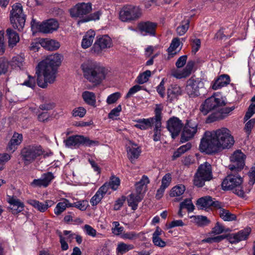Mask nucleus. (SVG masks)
I'll use <instances>...</instances> for the list:
<instances>
[{
    "label": "nucleus",
    "mask_w": 255,
    "mask_h": 255,
    "mask_svg": "<svg viewBox=\"0 0 255 255\" xmlns=\"http://www.w3.org/2000/svg\"><path fill=\"white\" fill-rule=\"evenodd\" d=\"M248 175L249 177V184L250 185H253L255 183V163L251 168Z\"/></svg>",
    "instance_id": "774afa93"
},
{
    "label": "nucleus",
    "mask_w": 255,
    "mask_h": 255,
    "mask_svg": "<svg viewBox=\"0 0 255 255\" xmlns=\"http://www.w3.org/2000/svg\"><path fill=\"white\" fill-rule=\"evenodd\" d=\"M55 107V104L51 101L46 102L41 104L39 108L42 111H49L52 110Z\"/></svg>",
    "instance_id": "052dcab7"
},
{
    "label": "nucleus",
    "mask_w": 255,
    "mask_h": 255,
    "mask_svg": "<svg viewBox=\"0 0 255 255\" xmlns=\"http://www.w3.org/2000/svg\"><path fill=\"white\" fill-rule=\"evenodd\" d=\"M51 152H46L40 145H30L24 147L21 155L25 165L30 164L39 160L42 156L46 157L52 155Z\"/></svg>",
    "instance_id": "20e7f679"
},
{
    "label": "nucleus",
    "mask_w": 255,
    "mask_h": 255,
    "mask_svg": "<svg viewBox=\"0 0 255 255\" xmlns=\"http://www.w3.org/2000/svg\"><path fill=\"white\" fill-rule=\"evenodd\" d=\"M171 174L169 173H166L162 178L161 187L163 188H167L171 182Z\"/></svg>",
    "instance_id": "603ef678"
},
{
    "label": "nucleus",
    "mask_w": 255,
    "mask_h": 255,
    "mask_svg": "<svg viewBox=\"0 0 255 255\" xmlns=\"http://www.w3.org/2000/svg\"><path fill=\"white\" fill-rule=\"evenodd\" d=\"M161 124H154L153 140L154 141H159L161 136Z\"/></svg>",
    "instance_id": "3c124183"
},
{
    "label": "nucleus",
    "mask_w": 255,
    "mask_h": 255,
    "mask_svg": "<svg viewBox=\"0 0 255 255\" xmlns=\"http://www.w3.org/2000/svg\"><path fill=\"white\" fill-rule=\"evenodd\" d=\"M41 177L46 187L51 183L54 176L52 173L48 172L42 175Z\"/></svg>",
    "instance_id": "6e6d98bb"
},
{
    "label": "nucleus",
    "mask_w": 255,
    "mask_h": 255,
    "mask_svg": "<svg viewBox=\"0 0 255 255\" xmlns=\"http://www.w3.org/2000/svg\"><path fill=\"white\" fill-rule=\"evenodd\" d=\"M196 222L199 226H205L208 225L210 221L206 216H198L195 217Z\"/></svg>",
    "instance_id": "69168bd1"
},
{
    "label": "nucleus",
    "mask_w": 255,
    "mask_h": 255,
    "mask_svg": "<svg viewBox=\"0 0 255 255\" xmlns=\"http://www.w3.org/2000/svg\"><path fill=\"white\" fill-rule=\"evenodd\" d=\"M180 44V39L178 38H174L172 39L169 47L168 48V52L169 55L173 56L179 52L181 48L177 50Z\"/></svg>",
    "instance_id": "4c0bfd02"
},
{
    "label": "nucleus",
    "mask_w": 255,
    "mask_h": 255,
    "mask_svg": "<svg viewBox=\"0 0 255 255\" xmlns=\"http://www.w3.org/2000/svg\"><path fill=\"white\" fill-rule=\"evenodd\" d=\"M144 234L143 232H140L136 233L135 232H124L121 235V238L124 240H129L130 241L135 240L137 239H139L141 241H144L145 239L144 236Z\"/></svg>",
    "instance_id": "2f4dec72"
},
{
    "label": "nucleus",
    "mask_w": 255,
    "mask_h": 255,
    "mask_svg": "<svg viewBox=\"0 0 255 255\" xmlns=\"http://www.w3.org/2000/svg\"><path fill=\"white\" fill-rule=\"evenodd\" d=\"M234 143L231 131L227 128H222L206 131L201 139L199 149L202 152L213 154L231 148Z\"/></svg>",
    "instance_id": "f257e3e1"
},
{
    "label": "nucleus",
    "mask_w": 255,
    "mask_h": 255,
    "mask_svg": "<svg viewBox=\"0 0 255 255\" xmlns=\"http://www.w3.org/2000/svg\"><path fill=\"white\" fill-rule=\"evenodd\" d=\"M103 197L104 196L102 195H101V193H100V192L97 191L94 196H93L90 200V203L91 205L92 206L97 205L98 204L100 203V202L101 201Z\"/></svg>",
    "instance_id": "e2e57ef3"
},
{
    "label": "nucleus",
    "mask_w": 255,
    "mask_h": 255,
    "mask_svg": "<svg viewBox=\"0 0 255 255\" xmlns=\"http://www.w3.org/2000/svg\"><path fill=\"white\" fill-rule=\"evenodd\" d=\"M143 196L138 194L131 193L127 197V202L128 206L131 207L132 210L137 209L138 203L142 200Z\"/></svg>",
    "instance_id": "a878e982"
},
{
    "label": "nucleus",
    "mask_w": 255,
    "mask_h": 255,
    "mask_svg": "<svg viewBox=\"0 0 255 255\" xmlns=\"http://www.w3.org/2000/svg\"><path fill=\"white\" fill-rule=\"evenodd\" d=\"M183 126V124L182 121L177 117L170 118L167 122V128L173 138L179 134Z\"/></svg>",
    "instance_id": "f3484780"
},
{
    "label": "nucleus",
    "mask_w": 255,
    "mask_h": 255,
    "mask_svg": "<svg viewBox=\"0 0 255 255\" xmlns=\"http://www.w3.org/2000/svg\"><path fill=\"white\" fill-rule=\"evenodd\" d=\"M153 125H154V123L153 121V119L150 118L148 119H139L136 121V124L135 125V127L141 130H145L151 128Z\"/></svg>",
    "instance_id": "473e14b6"
},
{
    "label": "nucleus",
    "mask_w": 255,
    "mask_h": 255,
    "mask_svg": "<svg viewBox=\"0 0 255 255\" xmlns=\"http://www.w3.org/2000/svg\"><path fill=\"white\" fill-rule=\"evenodd\" d=\"M6 35L8 37V43L9 46L13 47L19 41L18 34L11 28H8L6 31Z\"/></svg>",
    "instance_id": "c756f323"
},
{
    "label": "nucleus",
    "mask_w": 255,
    "mask_h": 255,
    "mask_svg": "<svg viewBox=\"0 0 255 255\" xmlns=\"http://www.w3.org/2000/svg\"><path fill=\"white\" fill-rule=\"evenodd\" d=\"M129 144L127 148V155L128 159L133 162L139 156L141 149L140 146L131 141Z\"/></svg>",
    "instance_id": "5701e85b"
},
{
    "label": "nucleus",
    "mask_w": 255,
    "mask_h": 255,
    "mask_svg": "<svg viewBox=\"0 0 255 255\" xmlns=\"http://www.w3.org/2000/svg\"><path fill=\"white\" fill-rule=\"evenodd\" d=\"M27 203L37 211L42 213L45 212L54 204V202L50 200H47L44 202H40L36 200L29 199L27 200Z\"/></svg>",
    "instance_id": "412c9836"
},
{
    "label": "nucleus",
    "mask_w": 255,
    "mask_h": 255,
    "mask_svg": "<svg viewBox=\"0 0 255 255\" xmlns=\"http://www.w3.org/2000/svg\"><path fill=\"white\" fill-rule=\"evenodd\" d=\"M81 68L84 77L95 85L100 84L106 77V69L97 63L84 62L81 65Z\"/></svg>",
    "instance_id": "7ed1b4c3"
},
{
    "label": "nucleus",
    "mask_w": 255,
    "mask_h": 255,
    "mask_svg": "<svg viewBox=\"0 0 255 255\" xmlns=\"http://www.w3.org/2000/svg\"><path fill=\"white\" fill-rule=\"evenodd\" d=\"M133 249V245L131 244H127L125 243L121 242L118 244L116 251L118 254H121L123 255Z\"/></svg>",
    "instance_id": "ea45409f"
},
{
    "label": "nucleus",
    "mask_w": 255,
    "mask_h": 255,
    "mask_svg": "<svg viewBox=\"0 0 255 255\" xmlns=\"http://www.w3.org/2000/svg\"><path fill=\"white\" fill-rule=\"evenodd\" d=\"M114 228H112V232L116 235H122L124 231V227L120 226L118 222L115 221L113 223Z\"/></svg>",
    "instance_id": "680f3d73"
},
{
    "label": "nucleus",
    "mask_w": 255,
    "mask_h": 255,
    "mask_svg": "<svg viewBox=\"0 0 255 255\" xmlns=\"http://www.w3.org/2000/svg\"><path fill=\"white\" fill-rule=\"evenodd\" d=\"M255 125V118L249 121L246 124L244 130L248 135H250L252 128Z\"/></svg>",
    "instance_id": "0e129e2a"
},
{
    "label": "nucleus",
    "mask_w": 255,
    "mask_h": 255,
    "mask_svg": "<svg viewBox=\"0 0 255 255\" xmlns=\"http://www.w3.org/2000/svg\"><path fill=\"white\" fill-rule=\"evenodd\" d=\"M26 15L23 12L21 4L16 3L12 6L10 11V20L12 27L19 31L23 30L25 25Z\"/></svg>",
    "instance_id": "0eeeda50"
},
{
    "label": "nucleus",
    "mask_w": 255,
    "mask_h": 255,
    "mask_svg": "<svg viewBox=\"0 0 255 255\" xmlns=\"http://www.w3.org/2000/svg\"><path fill=\"white\" fill-rule=\"evenodd\" d=\"M31 27L33 32L39 31L43 33H52L59 27V23L55 19H49L41 23L32 19L31 21Z\"/></svg>",
    "instance_id": "1a4fd4ad"
},
{
    "label": "nucleus",
    "mask_w": 255,
    "mask_h": 255,
    "mask_svg": "<svg viewBox=\"0 0 255 255\" xmlns=\"http://www.w3.org/2000/svg\"><path fill=\"white\" fill-rule=\"evenodd\" d=\"M8 202L10 205L9 209L13 214H17L24 209L23 203L14 196H8Z\"/></svg>",
    "instance_id": "b1692460"
},
{
    "label": "nucleus",
    "mask_w": 255,
    "mask_h": 255,
    "mask_svg": "<svg viewBox=\"0 0 255 255\" xmlns=\"http://www.w3.org/2000/svg\"><path fill=\"white\" fill-rule=\"evenodd\" d=\"M142 15V10L139 6L128 4L124 6L119 13V18L123 22H131L139 19Z\"/></svg>",
    "instance_id": "6e6552de"
},
{
    "label": "nucleus",
    "mask_w": 255,
    "mask_h": 255,
    "mask_svg": "<svg viewBox=\"0 0 255 255\" xmlns=\"http://www.w3.org/2000/svg\"><path fill=\"white\" fill-rule=\"evenodd\" d=\"M193 67V62H188L186 67L182 71L175 72L172 75L174 77L177 79L186 78L191 74Z\"/></svg>",
    "instance_id": "c85d7f7f"
},
{
    "label": "nucleus",
    "mask_w": 255,
    "mask_h": 255,
    "mask_svg": "<svg viewBox=\"0 0 255 255\" xmlns=\"http://www.w3.org/2000/svg\"><path fill=\"white\" fill-rule=\"evenodd\" d=\"M95 36V32L94 30H88L82 39V47L86 49L91 46Z\"/></svg>",
    "instance_id": "7c9ffc66"
},
{
    "label": "nucleus",
    "mask_w": 255,
    "mask_h": 255,
    "mask_svg": "<svg viewBox=\"0 0 255 255\" xmlns=\"http://www.w3.org/2000/svg\"><path fill=\"white\" fill-rule=\"evenodd\" d=\"M62 56L55 54L40 61L35 68L37 83L39 87L46 88L48 84L53 83L56 78L57 68L61 63Z\"/></svg>",
    "instance_id": "f03ea898"
},
{
    "label": "nucleus",
    "mask_w": 255,
    "mask_h": 255,
    "mask_svg": "<svg viewBox=\"0 0 255 255\" xmlns=\"http://www.w3.org/2000/svg\"><path fill=\"white\" fill-rule=\"evenodd\" d=\"M151 76V71L146 70L142 73L139 74L137 78V82L139 84H142L146 83Z\"/></svg>",
    "instance_id": "de8ad7c7"
},
{
    "label": "nucleus",
    "mask_w": 255,
    "mask_h": 255,
    "mask_svg": "<svg viewBox=\"0 0 255 255\" xmlns=\"http://www.w3.org/2000/svg\"><path fill=\"white\" fill-rule=\"evenodd\" d=\"M92 10L91 3H78L69 9L70 16L73 18H81L90 13Z\"/></svg>",
    "instance_id": "f8f14e48"
},
{
    "label": "nucleus",
    "mask_w": 255,
    "mask_h": 255,
    "mask_svg": "<svg viewBox=\"0 0 255 255\" xmlns=\"http://www.w3.org/2000/svg\"><path fill=\"white\" fill-rule=\"evenodd\" d=\"M235 109L234 107H225L221 108L219 107L218 110L219 111V115L215 117L216 119H223L228 116L230 113Z\"/></svg>",
    "instance_id": "37998d69"
},
{
    "label": "nucleus",
    "mask_w": 255,
    "mask_h": 255,
    "mask_svg": "<svg viewBox=\"0 0 255 255\" xmlns=\"http://www.w3.org/2000/svg\"><path fill=\"white\" fill-rule=\"evenodd\" d=\"M86 113V110L83 107H78L73 110V116L74 117H79L82 118L84 117Z\"/></svg>",
    "instance_id": "338daca9"
},
{
    "label": "nucleus",
    "mask_w": 255,
    "mask_h": 255,
    "mask_svg": "<svg viewBox=\"0 0 255 255\" xmlns=\"http://www.w3.org/2000/svg\"><path fill=\"white\" fill-rule=\"evenodd\" d=\"M113 44L112 39L107 35H104L98 38L95 42L92 50L97 54H99L106 48H110Z\"/></svg>",
    "instance_id": "dca6fc26"
},
{
    "label": "nucleus",
    "mask_w": 255,
    "mask_h": 255,
    "mask_svg": "<svg viewBox=\"0 0 255 255\" xmlns=\"http://www.w3.org/2000/svg\"><path fill=\"white\" fill-rule=\"evenodd\" d=\"M230 82V78L228 75H222L219 76L213 83L212 88L217 90L223 87L227 86Z\"/></svg>",
    "instance_id": "bb28decb"
},
{
    "label": "nucleus",
    "mask_w": 255,
    "mask_h": 255,
    "mask_svg": "<svg viewBox=\"0 0 255 255\" xmlns=\"http://www.w3.org/2000/svg\"><path fill=\"white\" fill-rule=\"evenodd\" d=\"M24 63V57L23 55H17L14 56L11 60V66L16 68V67L19 69H21Z\"/></svg>",
    "instance_id": "79ce46f5"
},
{
    "label": "nucleus",
    "mask_w": 255,
    "mask_h": 255,
    "mask_svg": "<svg viewBox=\"0 0 255 255\" xmlns=\"http://www.w3.org/2000/svg\"><path fill=\"white\" fill-rule=\"evenodd\" d=\"M191 46L192 47V52L196 53L200 49L201 46V41L198 38L191 39Z\"/></svg>",
    "instance_id": "bf43d9fd"
},
{
    "label": "nucleus",
    "mask_w": 255,
    "mask_h": 255,
    "mask_svg": "<svg viewBox=\"0 0 255 255\" xmlns=\"http://www.w3.org/2000/svg\"><path fill=\"white\" fill-rule=\"evenodd\" d=\"M251 230L250 228H246L243 230L240 231L236 234H232L228 236V240L231 244L238 243L241 241L246 240Z\"/></svg>",
    "instance_id": "4be33fe9"
},
{
    "label": "nucleus",
    "mask_w": 255,
    "mask_h": 255,
    "mask_svg": "<svg viewBox=\"0 0 255 255\" xmlns=\"http://www.w3.org/2000/svg\"><path fill=\"white\" fill-rule=\"evenodd\" d=\"M10 155L6 153L0 154V171L4 168V165L10 159Z\"/></svg>",
    "instance_id": "864d4df0"
},
{
    "label": "nucleus",
    "mask_w": 255,
    "mask_h": 255,
    "mask_svg": "<svg viewBox=\"0 0 255 255\" xmlns=\"http://www.w3.org/2000/svg\"><path fill=\"white\" fill-rule=\"evenodd\" d=\"M204 87V83L199 78L191 77L187 82L186 92L190 97H195L200 95L199 90Z\"/></svg>",
    "instance_id": "9b49d317"
},
{
    "label": "nucleus",
    "mask_w": 255,
    "mask_h": 255,
    "mask_svg": "<svg viewBox=\"0 0 255 255\" xmlns=\"http://www.w3.org/2000/svg\"><path fill=\"white\" fill-rule=\"evenodd\" d=\"M65 142L66 145L68 147H78L81 145L91 147L99 144V142L97 140H91L87 137L78 135L69 136Z\"/></svg>",
    "instance_id": "9d476101"
},
{
    "label": "nucleus",
    "mask_w": 255,
    "mask_h": 255,
    "mask_svg": "<svg viewBox=\"0 0 255 255\" xmlns=\"http://www.w3.org/2000/svg\"><path fill=\"white\" fill-rule=\"evenodd\" d=\"M150 180L146 175H143L140 180L135 184V192L144 196V194L147 190V185Z\"/></svg>",
    "instance_id": "393cba45"
},
{
    "label": "nucleus",
    "mask_w": 255,
    "mask_h": 255,
    "mask_svg": "<svg viewBox=\"0 0 255 255\" xmlns=\"http://www.w3.org/2000/svg\"><path fill=\"white\" fill-rule=\"evenodd\" d=\"M138 27L143 35L155 36L156 34L155 31L157 28V23L149 21L142 22L138 24Z\"/></svg>",
    "instance_id": "aec40b11"
},
{
    "label": "nucleus",
    "mask_w": 255,
    "mask_h": 255,
    "mask_svg": "<svg viewBox=\"0 0 255 255\" xmlns=\"http://www.w3.org/2000/svg\"><path fill=\"white\" fill-rule=\"evenodd\" d=\"M41 46L48 50H55L60 47L59 42L53 39H46L41 41Z\"/></svg>",
    "instance_id": "72a5a7b5"
},
{
    "label": "nucleus",
    "mask_w": 255,
    "mask_h": 255,
    "mask_svg": "<svg viewBox=\"0 0 255 255\" xmlns=\"http://www.w3.org/2000/svg\"><path fill=\"white\" fill-rule=\"evenodd\" d=\"M121 94L119 92H116L109 95L106 100L108 104L110 105L116 103L121 97Z\"/></svg>",
    "instance_id": "13d9d810"
},
{
    "label": "nucleus",
    "mask_w": 255,
    "mask_h": 255,
    "mask_svg": "<svg viewBox=\"0 0 255 255\" xmlns=\"http://www.w3.org/2000/svg\"><path fill=\"white\" fill-rule=\"evenodd\" d=\"M223 205L221 203V207L217 208L219 210V214L221 218L225 221H233L237 220V216L235 214H232L229 210L223 208Z\"/></svg>",
    "instance_id": "cd10ccee"
},
{
    "label": "nucleus",
    "mask_w": 255,
    "mask_h": 255,
    "mask_svg": "<svg viewBox=\"0 0 255 255\" xmlns=\"http://www.w3.org/2000/svg\"><path fill=\"white\" fill-rule=\"evenodd\" d=\"M252 104L250 105L244 117L245 121H248L255 114V95L251 99Z\"/></svg>",
    "instance_id": "c03bdc74"
},
{
    "label": "nucleus",
    "mask_w": 255,
    "mask_h": 255,
    "mask_svg": "<svg viewBox=\"0 0 255 255\" xmlns=\"http://www.w3.org/2000/svg\"><path fill=\"white\" fill-rule=\"evenodd\" d=\"M163 110V107L161 105H156L154 110L155 116L154 117L150 118L153 119L154 124H161V112Z\"/></svg>",
    "instance_id": "a18cd8bd"
},
{
    "label": "nucleus",
    "mask_w": 255,
    "mask_h": 255,
    "mask_svg": "<svg viewBox=\"0 0 255 255\" xmlns=\"http://www.w3.org/2000/svg\"><path fill=\"white\" fill-rule=\"evenodd\" d=\"M182 94L181 88L176 84L170 85L167 89V100L168 103H172L178 99Z\"/></svg>",
    "instance_id": "6ab92c4d"
},
{
    "label": "nucleus",
    "mask_w": 255,
    "mask_h": 255,
    "mask_svg": "<svg viewBox=\"0 0 255 255\" xmlns=\"http://www.w3.org/2000/svg\"><path fill=\"white\" fill-rule=\"evenodd\" d=\"M197 205L202 209H206L211 207L216 209L221 207L220 202L209 196L199 198L197 201Z\"/></svg>",
    "instance_id": "a211bd4d"
},
{
    "label": "nucleus",
    "mask_w": 255,
    "mask_h": 255,
    "mask_svg": "<svg viewBox=\"0 0 255 255\" xmlns=\"http://www.w3.org/2000/svg\"><path fill=\"white\" fill-rule=\"evenodd\" d=\"M82 98L84 102L89 105L95 107L96 99L95 94L92 92L86 91L83 92Z\"/></svg>",
    "instance_id": "f704fd0d"
},
{
    "label": "nucleus",
    "mask_w": 255,
    "mask_h": 255,
    "mask_svg": "<svg viewBox=\"0 0 255 255\" xmlns=\"http://www.w3.org/2000/svg\"><path fill=\"white\" fill-rule=\"evenodd\" d=\"M243 179L238 174L228 175L223 181L222 189L224 190H232L237 195L243 197L244 192L242 188Z\"/></svg>",
    "instance_id": "39448f33"
},
{
    "label": "nucleus",
    "mask_w": 255,
    "mask_h": 255,
    "mask_svg": "<svg viewBox=\"0 0 255 255\" xmlns=\"http://www.w3.org/2000/svg\"><path fill=\"white\" fill-rule=\"evenodd\" d=\"M190 22V20L189 18H185L181 21L180 25L176 28V32L178 35L182 36L187 32L189 28Z\"/></svg>",
    "instance_id": "58836bf2"
},
{
    "label": "nucleus",
    "mask_w": 255,
    "mask_h": 255,
    "mask_svg": "<svg viewBox=\"0 0 255 255\" xmlns=\"http://www.w3.org/2000/svg\"><path fill=\"white\" fill-rule=\"evenodd\" d=\"M180 208L186 209L188 212L193 211L194 209V206L191 201V199H185L183 202L180 204Z\"/></svg>",
    "instance_id": "49530a36"
},
{
    "label": "nucleus",
    "mask_w": 255,
    "mask_h": 255,
    "mask_svg": "<svg viewBox=\"0 0 255 255\" xmlns=\"http://www.w3.org/2000/svg\"><path fill=\"white\" fill-rule=\"evenodd\" d=\"M223 104V101L220 98L212 96L207 99L202 104L200 111L204 115H207L211 110H218Z\"/></svg>",
    "instance_id": "ddd939ff"
},
{
    "label": "nucleus",
    "mask_w": 255,
    "mask_h": 255,
    "mask_svg": "<svg viewBox=\"0 0 255 255\" xmlns=\"http://www.w3.org/2000/svg\"><path fill=\"white\" fill-rule=\"evenodd\" d=\"M165 79L163 78L156 87V91L161 98H164L165 97Z\"/></svg>",
    "instance_id": "5fc2aeb1"
},
{
    "label": "nucleus",
    "mask_w": 255,
    "mask_h": 255,
    "mask_svg": "<svg viewBox=\"0 0 255 255\" xmlns=\"http://www.w3.org/2000/svg\"><path fill=\"white\" fill-rule=\"evenodd\" d=\"M185 190V186L183 184H179L171 189L169 195L171 197H180L184 193Z\"/></svg>",
    "instance_id": "a19ab883"
},
{
    "label": "nucleus",
    "mask_w": 255,
    "mask_h": 255,
    "mask_svg": "<svg viewBox=\"0 0 255 255\" xmlns=\"http://www.w3.org/2000/svg\"><path fill=\"white\" fill-rule=\"evenodd\" d=\"M108 184L109 187L113 190H116L120 184V179L115 176H112L110 180V181L108 182Z\"/></svg>",
    "instance_id": "09e8293b"
},
{
    "label": "nucleus",
    "mask_w": 255,
    "mask_h": 255,
    "mask_svg": "<svg viewBox=\"0 0 255 255\" xmlns=\"http://www.w3.org/2000/svg\"><path fill=\"white\" fill-rule=\"evenodd\" d=\"M198 130V124L190 120L185 125L181 136V141L185 142L193 138Z\"/></svg>",
    "instance_id": "4468645a"
},
{
    "label": "nucleus",
    "mask_w": 255,
    "mask_h": 255,
    "mask_svg": "<svg viewBox=\"0 0 255 255\" xmlns=\"http://www.w3.org/2000/svg\"><path fill=\"white\" fill-rule=\"evenodd\" d=\"M213 178L212 167L210 163L205 162L201 164L194 175V184L197 187H202L206 181Z\"/></svg>",
    "instance_id": "423d86ee"
},
{
    "label": "nucleus",
    "mask_w": 255,
    "mask_h": 255,
    "mask_svg": "<svg viewBox=\"0 0 255 255\" xmlns=\"http://www.w3.org/2000/svg\"><path fill=\"white\" fill-rule=\"evenodd\" d=\"M101 13L99 11L94 12L93 13L91 14L88 15L85 18L82 19L78 21V24L80 23L88 22L91 20H96L100 19V16Z\"/></svg>",
    "instance_id": "8fccbe9b"
},
{
    "label": "nucleus",
    "mask_w": 255,
    "mask_h": 255,
    "mask_svg": "<svg viewBox=\"0 0 255 255\" xmlns=\"http://www.w3.org/2000/svg\"><path fill=\"white\" fill-rule=\"evenodd\" d=\"M246 155L241 150L235 151L230 157L231 161L234 164L229 166L231 170H241L245 165Z\"/></svg>",
    "instance_id": "2eb2a0df"
},
{
    "label": "nucleus",
    "mask_w": 255,
    "mask_h": 255,
    "mask_svg": "<svg viewBox=\"0 0 255 255\" xmlns=\"http://www.w3.org/2000/svg\"><path fill=\"white\" fill-rule=\"evenodd\" d=\"M72 204L69 202L67 199H64L63 201L59 202L55 207L54 212L56 215H60L64 212L67 207H71Z\"/></svg>",
    "instance_id": "c9c22d12"
},
{
    "label": "nucleus",
    "mask_w": 255,
    "mask_h": 255,
    "mask_svg": "<svg viewBox=\"0 0 255 255\" xmlns=\"http://www.w3.org/2000/svg\"><path fill=\"white\" fill-rule=\"evenodd\" d=\"M121 111L122 106L121 105H119L116 108L111 110L108 115L109 118L113 120L116 119L120 115Z\"/></svg>",
    "instance_id": "4d7b16f0"
},
{
    "label": "nucleus",
    "mask_w": 255,
    "mask_h": 255,
    "mask_svg": "<svg viewBox=\"0 0 255 255\" xmlns=\"http://www.w3.org/2000/svg\"><path fill=\"white\" fill-rule=\"evenodd\" d=\"M22 140V135L21 134L14 133L8 143V149L14 150L15 146L19 144L21 142Z\"/></svg>",
    "instance_id": "e433bc0d"
}]
</instances>
